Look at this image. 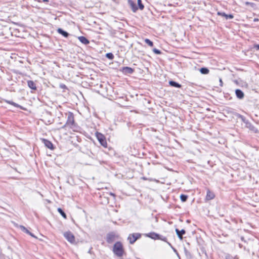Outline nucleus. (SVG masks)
<instances>
[{"mask_svg":"<svg viewBox=\"0 0 259 259\" xmlns=\"http://www.w3.org/2000/svg\"><path fill=\"white\" fill-rule=\"evenodd\" d=\"M241 118L242 120L245 123V126L246 127L248 128L250 131H252L254 133L257 132V130L253 125H252L250 122L246 120L245 117H244L243 116H241Z\"/></svg>","mask_w":259,"mask_h":259,"instance_id":"obj_5","label":"nucleus"},{"mask_svg":"<svg viewBox=\"0 0 259 259\" xmlns=\"http://www.w3.org/2000/svg\"><path fill=\"white\" fill-rule=\"evenodd\" d=\"M29 235H30L31 236L34 237V238H36V237L35 236H34L32 233H31L30 232V233L28 234Z\"/></svg>","mask_w":259,"mask_h":259,"instance_id":"obj_33","label":"nucleus"},{"mask_svg":"<svg viewBox=\"0 0 259 259\" xmlns=\"http://www.w3.org/2000/svg\"><path fill=\"white\" fill-rule=\"evenodd\" d=\"M106 57L110 60H112L114 58V55L111 53H107L106 54Z\"/></svg>","mask_w":259,"mask_h":259,"instance_id":"obj_24","label":"nucleus"},{"mask_svg":"<svg viewBox=\"0 0 259 259\" xmlns=\"http://www.w3.org/2000/svg\"><path fill=\"white\" fill-rule=\"evenodd\" d=\"M137 2H138V5L139 8L141 10H143L144 9V6L143 5V4L142 3V1L141 0H138Z\"/></svg>","mask_w":259,"mask_h":259,"instance_id":"obj_22","label":"nucleus"},{"mask_svg":"<svg viewBox=\"0 0 259 259\" xmlns=\"http://www.w3.org/2000/svg\"><path fill=\"white\" fill-rule=\"evenodd\" d=\"M220 85L223 86V81L221 79H220Z\"/></svg>","mask_w":259,"mask_h":259,"instance_id":"obj_34","label":"nucleus"},{"mask_svg":"<svg viewBox=\"0 0 259 259\" xmlns=\"http://www.w3.org/2000/svg\"><path fill=\"white\" fill-rule=\"evenodd\" d=\"M79 41L84 45H88L89 44V40L84 36H79L78 37Z\"/></svg>","mask_w":259,"mask_h":259,"instance_id":"obj_16","label":"nucleus"},{"mask_svg":"<svg viewBox=\"0 0 259 259\" xmlns=\"http://www.w3.org/2000/svg\"><path fill=\"white\" fill-rule=\"evenodd\" d=\"M60 87L61 89H66V86L65 84H60Z\"/></svg>","mask_w":259,"mask_h":259,"instance_id":"obj_31","label":"nucleus"},{"mask_svg":"<svg viewBox=\"0 0 259 259\" xmlns=\"http://www.w3.org/2000/svg\"><path fill=\"white\" fill-rule=\"evenodd\" d=\"M258 21V19H257V18H254V21L255 22V21Z\"/></svg>","mask_w":259,"mask_h":259,"instance_id":"obj_36","label":"nucleus"},{"mask_svg":"<svg viewBox=\"0 0 259 259\" xmlns=\"http://www.w3.org/2000/svg\"><path fill=\"white\" fill-rule=\"evenodd\" d=\"M74 119L73 114L71 112H69L67 115V120L66 123L63 127L67 126L71 127L72 125H74Z\"/></svg>","mask_w":259,"mask_h":259,"instance_id":"obj_3","label":"nucleus"},{"mask_svg":"<svg viewBox=\"0 0 259 259\" xmlns=\"http://www.w3.org/2000/svg\"><path fill=\"white\" fill-rule=\"evenodd\" d=\"M128 4H129L130 6L132 8V11H133V12H136L137 11L138 7L137 6V5L133 1L128 0Z\"/></svg>","mask_w":259,"mask_h":259,"instance_id":"obj_9","label":"nucleus"},{"mask_svg":"<svg viewBox=\"0 0 259 259\" xmlns=\"http://www.w3.org/2000/svg\"><path fill=\"white\" fill-rule=\"evenodd\" d=\"M181 200L182 202H185L188 199V196L184 194H182L180 196Z\"/></svg>","mask_w":259,"mask_h":259,"instance_id":"obj_23","label":"nucleus"},{"mask_svg":"<svg viewBox=\"0 0 259 259\" xmlns=\"http://www.w3.org/2000/svg\"><path fill=\"white\" fill-rule=\"evenodd\" d=\"M58 212L60 213V214L65 219H66L67 216L66 213L64 212V211L61 208H58Z\"/></svg>","mask_w":259,"mask_h":259,"instance_id":"obj_21","label":"nucleus"},{"mask_svg":"<svg viewBox=\"0 0 259 259\" xmlns=\"http://www.w3.org/2000/svg\"><path fill=\"white\" fill-rule=\"evenodd\" d=\"M141 235L139 233H133L130 234L128 237V240L131 244H133L137 239L141 237Z\"/></svg>","mask_w":259,"mask_h":259,"instance_id":"obj_6","label":"nucleus"},{"mask_svg":"<svg viewBox=\"0 0 259 259\" xmlns=\"http://www.w3.org/2000/svg\"><path fill=\"white\" fill-rule=\"evenodd\" d=\"M200 71L202 74H207L209 73V70L207 68L203 67L200 69Z\"/></svg>","mask_w":259,"mask_h":259,"instance_id":"obj_20","label":"nucleus"},{"mask_svg":"<svg viewBox=\"0 0 259 259\" xmlns=\"http://www.w3.org/2000/svg\"><path fill=\"white\" fill-rule=\"evenodd\" d=\"M42 142L47 148L50 149H54L53 145L50 141L46 139H42Z\"/></svg>","mask_w":259,"mask_h":259,"instance_id":"obj_12","label":"nucleus"},{"mask_svg":"<svg viewBox=\"0 0 259 259\" xmlns=\"http://www.w3.org/2000/svg\"><path fill=\"white\" fill-rule=\"evenodd\" d=\"M121 71L125 74H130L133 73L134 70L129 67H123L121 68Z\"/></svg>","mask_w":259,"mask_h":259,"instance_id":"obj_7","label":"nucleus"},{"mask_svg":"<svg viewBox=\"0 0 259 259\" xmlns=\"http://www.w3.org/2000/svg\"><path fill=\"white\" fill-rule=\"evenodd\" d=\"M214 194L213 192H211L209 190H208L207 192L206 199L207 200H211L213 198H214Z\"/></svg>","mask_w":259,"mask_h":259,"instance_id":"obj_13","label":"nucleus"},{"mask_svg":"<svg viewBox=\"0 0 259 259\" xmlns=\"http://www.w3.org/2000/svg\"><path fill=\"white\" fill-rule=\"evenodd\" d=\"M169 84L171 86L174 87L178 88H180L181 87V84H180L178 82H176L175 81H173V80L169 81Z\"/></svg>","mask_w":259,"mask_h":259,"instance_id":"obj_18","label":"nucleus"},{"mask_svg":"<svg viewBox=\"0 0 259 259\" xmlns=\"http://www.w3.org/2000/svg\"><path fill=\"white\" fill-rule=\"evenodd\" d=\"M43 2H49V1L48 0H43Z\"/></svg>","mask_w":259,"mask_h":259,"instance_id":"obj_37","label":"nucleus"},{"mask_svg":"<svg viewBox=\"0 0 259 259\" xmlns=\"http://www.w3.org/2000/svg\"><path fill=\"white\" fill-rule=\"evenodd\" d=\"M57 31L59 33L62 34L65 37H67L69 36V33L61 28H58Z\"/></svg>","mask_w":259,"mask_h":259,"instance_id":"obj_17","label":"nucleus"},{"mask_svg":"<svg viewBox=\"0 0 259 259\" xmlns=\"http://www.w3.org/2000/svg\"><path fill=\"white\" fill-rule=\"evenodd\" d=\"M254 48H255L257 50H259V45H254Z\"/></svg>","mask_w":259,"mask_h":259,"instance_id":"obj_32","label":"nucleus"},{"mask_svg":"<svg viewBox=\"0 0 259 259\" xmlns=\"http://www.w3.org/2000/svg\"><path fill=\"white\" fill-rule=\"evenodd\" d=\"M145 42L150 47H152L153 46V42L148 38L145 39Z\"/></svg>","mask_w":259,"mask_h":259,"instance_id":"obj_26","label":"nucleus"},{"mask_svg":"<svg viewBox=\"0 0 259 259\" xmlns=\"http://www.w3.org/2000/svg\"><path fill=\"white\" fill-rule=\"evenodd\" d=\"M147 236L152 239H157L159 235L155 233H151L149 234Z\"/></svg>","mask_w":259,"mask_h":259,"instance_id":"obj_19","label":"nucleus"},{"mask_svg":"<svg viewBox=\"0 0 259 259\" xmlns=\"http://www.w3.org/2000/svg\"><path fill=\"white\" fill-rule=\"evenodd\" d=\"M245 4L246 6H250L252 8H253L255 5L254 3H250V2H245Z\"/></svg>","mask_w":259,"mask_h":259,"instance_id":"obj_28","label":"nucleus"},{"mask_svg":"<svg viewBox=\"0 0 259 259\" xmlns=\"http://www.w3.org/2000/svg\"><path fill=\"white\" fill-rule=\"evenodd\" d=\"M113 251L118 256H121L123 255L122 245L120 242L115 243L113 247Z\"/></svg>","mask_w":259,"mask_h":259,"instance_id":"obj_1","label":"nucleus"},{"mask_svg":"<svg viewBox=\"0 0 259 259\" xmlns=\"http://www.w3.org/2000/svg\"><path fill=\"white\" fill-rule=\"evenodd\" d=\"M28 86L31 89L35 90L36 89L35 83L32 80H28L27 81Z\"/></svg>","mask_w":259,"mask_h":259,"instance_id":"obj_14","label":"nucleus"},{"mask_svg":"<svg viewBox=\"0 0 259 259\" xmlns=\"http://www.w3.org/2000/svg\"><path fill=\"white\" fill-rule=\"evenodd\" d=\"M218 14L219 15H221L222 16L225 17L227 20L228 19H232L234 17L233 15L232 14L227 15V14H225V13H222V12H218Z\"/></svg>","mask_w":259,"mask_h":259,"instance_id":"obj_15","label":"nucleus"},{"mask_svg":"<svg viewBox=\"0 0 259 259\" xmlns=\"http://www.w3.org/2000/svg\"><path fill=\"white\" fill-rule=\"evenodd\" d=\"M20 228L21 229V230L22 231H23V232H25L26 233H27V234H28L29 233H30V232H29V231H28V230H27V229H26L24 226H20Z\"/></svg>","mask_w":259,"mask_h":259,"instance_id":"obj_25","label":"nucleus"},{"mask_svg":"<svg viewBox=\"0 0 259 259\" xmlns=\"http://www.w3.org/2000/svg\"><path fill=\"white\" fill-rule=\"evenodd\" d=\"M64 237L71 244L75 243V237L70 231L64 232L63 234Z\"/></svg>","mask_w":259,"mask_h":259,"instance_id":"obj_2","label":"nucleus"},{"mask_svg":"<svg viewBox=\"0 0 259 259\" xmlns=\"http://www.w3.org/2000/svg\"><path fill=\"white\" fill-rule=\"evenodd\" d=\"M176 232L178 237L181 240L183 239V235L186 233V231L184 229L180 231L178 229H176Z\"/></svg>","mask_w":259,"mask_h":259,"instance_id":"obj_11","label":"nucleus"},{"mask_svg":"<svg viewBox=\"0 0 259 259\" xmlns=\"http://www.w3.org/2000/svg\"><path fill=\"white\" fill-rule=\"evenodd\" d=\"M235 94L236 97L239 99H242L244 97V94L240 89H236L235 90Z\"/></svg>","mask_w":259,"mask_h":259,"instance_id":"obj_10","label":"nucleus"},{"mask_svg":"<svg viewBox=\"0 0 259 259\" xmlns=\"http://www.w3.org/2000/svg\"><path fill=\"white\" fill-rule=\"evenodd\" d=\"M157 239H160V240H163L164 241H165L166 242H167L166 241L167 239H166V238L165 237H163V236H161L160 235H159V237Z\"/></svg>","mask_w":259,"mask_h":259,"instance_id":"obj_30","label":"nucleus"},{"mask_svg":"<svg viewBox=\"0 0 259 259\" xmlns=\"http://www.w3.org/2000/svg\"><path fill=\"white\" fill-rule=\"evenodd\" d=\"M96 136L101 145L104 147H107V143L104 136L102 134L97 133Z\"/></svg>","mask_w":259,"mask_h":259,"instance_id":"obj_4","label":"nucleus"},{"mask_svg":"<svg viewBox=\"0 0 259 259\" xmlns=\"http://www.w3.org/2000/svg\"><path fill=\"white\" fill-rule=\"evenodd\" d=\"M153 52L156 54H160L161 53V51L156 48L153 49Z\"/></svg>","mask_w":259,"mask_h":259,"instance_id":"obj_29","label":"nucleus"},{"mask_svg":"<svg viewBox=\"0 0 259 259\" xmlns=\"http://www.w3.org/2000/svg\"><path fill=\"white\" fill-rule=\"evenodd\" d=\"M7 102L13 106H14L15 107H20V108H22V107H21V106H20L19 105L17 104V103H14L12 101H7Z\"/></svg>","mask_w":259,"mask_h":259,"instance_id":"obj_27","label":"nucleus"},{"mask_svg":"<svg viewBox=\"0 0 259 259\" xmlns=\"http://www.w3.org/2000/svg\"><path fill=\"white\" fill-rule=\"evenodd\" d=\"M115 234L113 233H109L107 236V242L109 243H111L114 241L115 239Z\"/></svg>","mask_w":259,"mask_h":259,"instance_id":"obj_8","label":"nucleus"},{"mask_svg":"<svg viewBox=\"0 0 259 259\" xmlns=\"http://www.w3.org/2000/svg\"><path fill=\"white\" fill-rule=\"evenodd\" d=\"M167 243H168V244L169 245H170V246H171V247H172V246H171V244H170L169 242H167Z\"/></svg>","mask_w":259,"mask_h":259,"instance_id":"obj_35","label":"nucleus"},{"mask_svg":"<svg viewBox=\"0 0 259 259\" xmlns=\"http://www.w3.org/2000/svg\"><path fill=\"white\" fill-rule=\"evenodd\" d=\"M110 195H112V196H114V194H113V193H110Z\"/></svg>","mask_w":259,"mask_h":259,"instance_id":"obj_38","label":"nucleus"}]
</instances>
